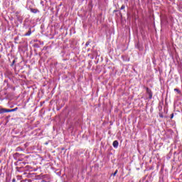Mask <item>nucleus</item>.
Listing matches in <instances>:
<instances>
[{"label":"nucleus","instance_id":"1","mask_svg":"<svg viewBox=\"0 0 182 182\" xmlns=\"http://www.w3.org/2000/svg\"><path fill=\"white\" fill-rule=\"evenodd\" d=\"M4 76L5 77H7L10 80H13L14 78L15 77V75H14V73H12L9 69H6L4 72Z\"/></svg>","mask_w":182,"mask_h":182},{"label":"nucleus","instance_id":"2","mask_svg":"<svg viewBox=\"0 0 182 182\" xmlns=\"http://www.w3.org/2000/svg\"><path fill=\"white\" fill-rule=\"evenodd\" d=\"M31 4H32V1L27 2V4H26L27 9L31 11V12H32V14H39V12H40L39 9L32 8V6H31Z\"/></svg>","mask_w":182,"mask_h":182},{"label":"nucleus","instance_id":"3","mask_svg":"<svg viewBox=\"0 0 182 182\" xmlns=\"http://www.w3.org/2000/svg\"><path fill=\"white\" fill-rule=\"evenodd\" d=\"M25 29L27 30V32L25 33V36H31L32 34V26H24Z\"/></svg>","mask_w":182,"mask_h":182},{"label":"nucleus","instance_id":"4","mask_svg":"<svg viewBox=\"0 0 182 182\" xmlns=\"http://www.w3.org/2000/svg\"><path fill=\"white\" fill-rule=\"evenodd\" d=\"M144 89L146 90V94L148 95V99L151 100L153 99V91L151 90L146 86H144Z\"/></svg>","mask_w":182,"mask_h":182},{"label":"nucleus","instance_id":"5","mask_svg":"<svg viewBox=\"0 0 182 182\" xmlns=\"http://www.w3.org/2000/svg\"><path fill=\"white\" fill-rule=\"evenodd\" d=\"M11 112H15V110L14 109L0 108V114H4V113H10Z\"/></svg>","mask_w":182,"mask_h":182},{"label":"nucleus","instance_id":"6","mask_svg":"<svg viewBox=\"0 0 182 182\" xmlns=\"http://www.w3.org/2000/svg\"><path fill=\"white\" fill-rule=\"evenodd\" d=\"M18 14H19V13H18V11L16 12L17 21H18V22H19L20 23H22V22L23 21V18H22V16H18Z\"/></svg>","mask_w":182,"mask_h":182},{"label":"nucleus","instance_id":"7","mask_svg":"<svg viewBox=\"0 0 182 182\" xmlns=\"http://www.w3.org/2000/svg\"><path fill=\"white\" fill-rule=\"evenodd\" d=\"M112 145L114 149H117L119 147V141L117 140L114 141Z\"/></svg>","mask_w":182,"mask_h":182},{"label":"nucleus","instance_id":"8","mask_svg":"<svg viewBox=\"0 0 182 182\" xmlns=\"http://www.w3.org/2000/svg\"><path fill=\"white\" fill-rule=\"evenodd\" d=\"M13 157L15 160H18L19 159V157H21V154L19 153H15L13 155Z\"/></svg>","mask_w":182,"mask_h":182},{"label":"nucleus","instance_id":"9","mask_svg":"<svg viewBox=\"0 0 182 182\" xmlns=\"http://www.w3.org/2000/svg\"><path fill=\"white\" fill-rule=\"evenodd\" d=\"M6 151V149L5 148H2L1 150H0V157L1 156H2L4 154V153H5Z\"/></svg>","mask_w":182,"mask_h":182},{"label":"nucleus","instance_id":"10","mask_svg":"<svg viewBox=\"0 0 182 182\" xmlns=\"http://www.w3.org/2000/svg\"><path fill=\"white\" fill-rule=\"evenodd\" d=\"M23 147H21V146H18L16 149V151H23Z\"/></svg>","mask_w":182,"mask_h":182},{"label":"nucleus","instance_id":"11","mask_svg":"<svg viewBox=\"0 0 182 182\" xmlns=\"http://www.w3.org/2000/svg\"><path fill=\"white\" fill-rule=\"evenodd\" d=\"M174 92H177L178 95H181V91L179 90L178 88H175Z\"/></svg>","mask_w":182,"mask_h":182},{"label":"nucleus","instance_id":"12","mask_svg":"<svg viewBox=\"0 0 182 182\" xmlns=\"http://www.w3.org/2000/svg\"><path fill=\"white\" fill-rule=\"evenodd\" d=\"M15 43H18V41H19V36H16L14 38Z\"/></svg>","mask_w":182,"mask_h":182},{"label":"nucleus","instance_id":"13","mask_svg":"<svg viewBox=\"0 0 182 182\" xmlns=\"http://www.w3.org/2000/svg\"><path fill=\"white\" fill-rule=\"evenodd\" d=\"M4 85H6V86L9 87V83H8V80H4Z\"/></svg>","mask_w":182,"mask_h":182},{"label":"nucleus","instance_id":"14","mask_svg":"<svg viewBox=\"0 0 182 182\" xmlns=\"http://www.w3.org/2000/svg\"><path fill=\"white\" fill-rule=\"evenodd\" d=\"M159 117H161V119H163V117H164V115L163 114V112H159Z\"/></svg>","mask_w":182,"mask_h":182},{"label":"nucleus","instance_id":"15","mask_svg":"<svg viewBox=\"0 0 182 182\" xmlns=\"http://www.w3.org/2000/svg\"><path fill=\"white\" fill-rule=\"evenodd\" d=\"M33 48H39V44H38V43H34V44L33 45Z\"/></svg>","mask_w":182,"mask_h":182},{"label":"nucleus","instance_id":"16","mask_svg":"<svg viewBox=\"0 0 182 182\" xmlns=\"http://www.w3.org/2000/svg\"><path fill=\"white\" fill-rule=\"evenodd\" d=\"M16 62V60H14L12 61V63L11 64V66L13 67L15 65Z\"/></svg>","mask_w":182,"mask_h":182},{"label":"nucleus","instance_id":"17","mask_svg":"<svg viewBox=\"0 0 182 182\" xmlns=\"http://www.w3.org/2000/svg\"><path fill=\"white\" fill-rule=\"evenodd\" d=\"M89 45H90V41H87L85 43V46L87 47L89 46Z\"/></svg>","mask_w":182,"mask_h":182},{"label":"nucleus","instance_id":"18","mask_svg":"<svg viewBox=\"0 0 182 182\" xmlns=\"http://www.w3.org/2000/svg\"><path fill=\"white\" fill-rule=\"evenodd\" d=\"M124 8H126V6H124V4H122V6H121L120 9L123 10V9H124Z\"/></svg>","mask_w":182,"mask_h":182},{"label":"nucleus","instance_id":"19","mask_svg":"<svg viewBox=\"0 0 182 182\" xmlns=\"http://www.w3.org/2000/svg\"><path fill=\"white\" fill-rule=\"evenodd\" d=\"M117 172H118V171L116 170L115 172L112 174V176H116L117 174Z\"/></svg>","mask_w":182,"mask_h":182},{"label":"nucleus","instance_id":"20","mask_svg":"<svg viewBox=\"0 0 182 182\" xmlns=\"http://www.w3.org/2000/svg\"><path fill=\"white\" fill-rule=\"evenodd\" d=\"M173 117H174V113H172V114H171V119H173Z\"/></svg>","mask_w":182,"mask_h":182},{"label":"nucleus","instance_id":"21","mask_svg":"<svg viewBox=\"0 0 182 182\" xmlns=\"http://www.w3.org/2000/svg\"><path fill=\"white\" fill-rule=\"evenodd\" d=\"M16 168L17 171H19V168H22V167H18L17 166Z\"/></svg>","mask_w":182,"mask_h":182},{"label":"nucleus","instance_id":"22","mask_svg":"<svg viewBox=\"0 0 182 182\" xmlns=\"http://www.w3.org/2000/svg\"><path fill=\"white\" fill-rule=\"evenodd\" d=\"M22 159H20V158H18V159H17V161H22Z\"/></svg>","mask_w":182,"mask_h":182},{"label":"nucleus","instance_id":"23","mask_svg":"<svg viewBox=\"0 0 182 182\" xmlns=\"http://www.w3.org/2000/svg\"><path fill=\"white\" fill-rule=\"evenodd\" d=\"M41 5H42L43 6V5H44V4H43V1H42V0L41 1Z\"/></svg>","mask_w":182,"mask_h":182},{"label":"nucleus","instance_id":"24","mask_svg":"<svg viewBox=\"0 0 182 182\" xmlns=\"http://www.w3.org/2000/svg\"><path fill=\"white\" fill-rule=\"evenodd\" d=\"M18 107H16V108H14V112H16V110H18Z\"/></svg>","mask_w":182,"mask_h":182},{"label":"nucleus","instance_id":"25","mask_svg":"<svg viewBox=\"0 0 182 182\" xmlns=\"http://www.w3.org/2000/svg\"><path fill=\"white\" fill-rule=\"evenodd\" d=\"M12 182H16V179L13 178Z\"/></svg>","mask_w":182,"mask_h":182},{"label":"nucleus","instance_id":"26","mask_svg":"<svg viewBox=\"0 0 182 182\" xmlns=\"http://www.w3.org/2000/svg\"><path fill=\"white\" fill-rule=\"evenodd\" d=\"M22 164H24V165H25V164H26V162H23Z\"/></svg>","mask_w":182,"mask_h":182},{"label":"nucleus","instance_id":"27","mask_svg":"<svg viewBox=\"0 0 182 182\" xmlns=\"http://www.w3.org/2000/svg\"><path fill=\"white\" fill-rule=\"evenodd\" d=\"M17 177H22V176H21V175H18V176H17Z\"/></svg>","mask_w":182,"mask_h":182},{"label":"nucleus","instance_id":"28","mask_svg":"<svg viewBox=\"0 0 182 182\" xmlns=\"http://www.w3.org/2000/svg\"><path fill=\"white\" fill-rule=\"evenodd\" d=\"M114 12H117V10H114Z\"/></svg>","mask_w":182,"mask_h":182},{"label":"nucleus","instance_id":"29","mask_svg":"<svg viewBox=\"0 0 182 182\" xmlns=\"http://www.w3.org/2000/svg\"><path fill=\"white\" fill-rule=\"evenodd\" d=\"M43 182H46V181H45V180H43Z\"/></svg>","mask_w":182,"mask_h":182},{"label":"nucleus","instance_id":"30","mask_svg":"<svg viewBox=\"0 0 182 182\" xmlns=\"http://www.w3.org/2000/svg\"><path fill=\"white\" fill-rule=\"evenodd\" d=\"M0 58H1V55H0Z\"/></svg>","mask_w":182,"mask_h":182}]
</instances>
